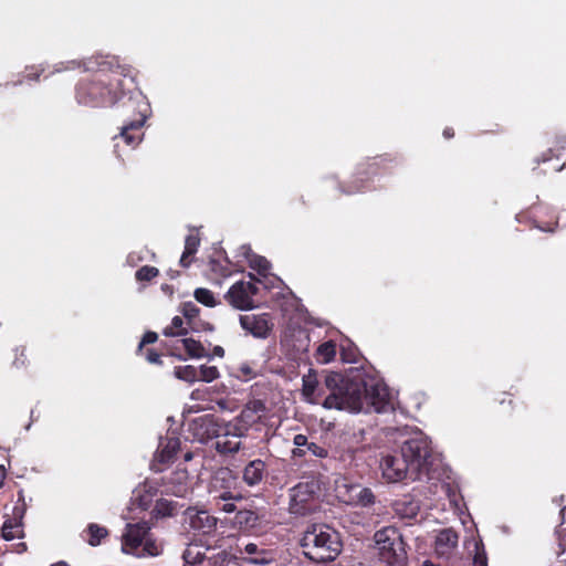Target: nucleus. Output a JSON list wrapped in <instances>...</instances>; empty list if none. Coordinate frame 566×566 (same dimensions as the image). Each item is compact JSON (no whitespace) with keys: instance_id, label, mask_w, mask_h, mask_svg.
<instances>
[{"instance_id":"1","label":"nucleus","mask_w":566,"mask_h":566,"mask_svg":"<svg viewBox=\"0 0 566 566\" xmlns=\"http://www.w3.org/2000/svg\"><path fill=\"white\" fill-rule=\"evenodd\" d=\"M125 97V78L118 72L99 70L75 86V99L90 107H111Z\"/></svg>"},{"instance_id":"2","label":"nucleus","mask_w":566,"mask_h":566,"mask_svg":"<svg viewBox=\"0 0 566 566\" xmlns=\"http://www.w3.org/2000/svg\"><path fill=\"white\" fill-rule=\"evenodd\" d=\"M324 385L328 390L322 401L324 408L353 412L364 409V380L353 379L337 371H329L324 377Z\"/></svg>"},{"instance_id":"3","label":"nucleus","mask_w":566,"mask_h":566,"mask_svg":"<svg viewBox=\"0 0 566 566\" xmlns=\"http://www.w3.org/2000/svg\"><path fill=\"white\" fill-rule=\"evenodd\" d=\"M304 555L315 563H329L342 552L339 533L326 524H313L301 538Z\"/></svg>"},{"instance_id":"4","label":"nucleus","mask_w":566,"mask_h":566,"mask_svg":"<svg viewBox=\"0 0 566 566\" xmlns=\"http://www.w3.org/2000/svg\"><path fill=\"white\" fill-rule=\"evenodd\" d=\"M401 457L408 463L411 480L430 478L436 462V455L431 448V441L427 437H415L405 441L401 447Z\"/></svg>"},{"instance_id":"5","label":"nucleus","mask_w":566,"mask_h":566,"mask_svg":"<svg viewBox=\"0 0 566 566\" xmlns=\"http://www.w3.org/2000/svg\"><path fill=\"white\" fill-rule=\"evenodd\" d=\"M122 116L124 117L120 130V138L130 146L136 147L142 140V128L146 122L149 105L144 97L130 95L120 106Z\"/></svg>"},{"instance_id":"6","label":"nucleus","mask_w":566,"mask_h":566,"mask_svg":"<svg viewBox=\"0 0 566 566\" xmlns=\"http://www.w3.org/2000/svg\"><path fill=\"white\" fill-rule=\"evenodd\" d=\"M374 538L381 562L387 566H407V545L399 528L396 526L382 527L375 533Z\"/></svg>"},{"instance_id":"7","label":"nucleus","mask_w":566,"mask_h":566,"mask_svg":"<svg viewBox=\"0 0 566 566\" xmlns=\"http://www.w3.org/2000/svg\"><path fill=\"white\" fill-rule=\"evenodd\" d=\"M318 507V495L313 482H301L290 491L289 510L294 515L305 516Z\"/></svg>"},{"instance_id":"8","label":"nucleus","mask_w":566,"mask_h":566,"mask_svg":"<svg viewBox=\"0 0 566 566\" xmlns=\"http://www.w3.org/2000/svg\"><path fill=\"white\" fill-rule=\"evenodd\" d=\"M247 433L244 427H239L238 421H223L214 442L219 454L232 455L241 449V438Z\"/></svg>"},{"instance_id":"9","label":"nucleus","mask_w":566,"mask_h":566,"mask_svg":"<svg viewBox=\"0 0 566 566\" xmlns=\"http://www.w3.org/2000/svg\"><path fill=\"white\" fill-rule=\"evenodd\" d=\"M379 468L387 482H400L403 479H410L408 463L405 462L401 454L384 455L380 460Z\"/></svg>"},{"instance_id":"10","label":"nucleus","mask_w":566,"mask_h":566,"mask_svg":"<svg viewBox=\"0 0 566 566\" xmlns=\"http://www.w3.org/2000/svg\"><path fill=\"white\" fill-rule=\"evenodd\" d=\"M163 493L186 497L191 493L192 488L189 481V474L186 469H178L168 476L161 479Z\"/></svg>"},{"instance_id":"11","label":"nucleus","mask_w":566,"mask_h":566,"mask_svg":"<svg viewBox=\"0 0 566 566\" xmlns=\"http://www.w3.org/2000/svg\"><path fill=\"white\" fill-rule=\"evenodd\" d=\"M150 532L148 522L142 521L134 524H127L123 534V552L127 554H136Z\"/></svg>"},{"instance_id":"12","label":"nucleus","mask_w":566,"mask_h":566,"mask_svg":"<svg viewBox=\"0 0 566 566\" xmlns=\"http://www.w3.org/2000/svg\"><path fill=\"white\" fill-rule=\"evenodd\" d=\"M223 421L224 420L214 418L212 415H206L192 421L191 430L199 442L207 443L210 440L217 439Z\"/></svg>"},{"instance_id":"13","label":"nucleus","mask_w":566,"mask_h":566,"mask_svg":"<svg viewBox=\"0 0 566 566\" xmlns=\"http://www.w3.org/2000/svg\"><path fill=\"white\" fill-rule=\"evenodd\" d=\"M240 325L245 332L256 338H266L273 327L269 313L240 315Z\"/></svg>"},{"instance_id":"14","label":"nucleus","mask_w":566,"mask_h":566,"mask_svg":"<svg viewBox=\"0 0 566 566\" xmlns=\"http://www.w3.org/2000/svg\"><path fill=\"white\" fill-rule=\"evenodd\" d=\"M373 407L376 412H384L390 407L388 388L379 382L367 385L365 382L364 406Z\"/></svg>"},{"instance_id":"15","label":"nucleus","mask_w":566,"mask_h":566,"mask_svg":"<svg viewBox=\"0 0 566 566\" xmlns=\"http://www.w3.org/2000/svg\"><path fill=\"white\" fill-rule=\"evenodd\" d=\"M242 499L243 496L237 484L233 490H222L216 494H209V504L216 512L234 513L237 502L242 501Z\"/></svg>"},{"instance_id":"16","label":"nucleus","mask_w":566,"mask_h":566,"mask_svg":"<svg viewBox=\"0 0 566 566\" xmlns=\"http://www.w3.org/2000/svg\"><path fill=\"white\" fill-rule=\"evenodd\" d=\"M186 516L192 530L202 534H210L217 527V517L206 510L187 509Z\"/></svg>"},{"instance_id":"17","label":"nucleus","mask_w":566,"mask_h":566,"mask_svg":"<svg viewBox=\"0 0 566 566\" xmlns=\"http://www.w3.org/2000/svg\"><path fill=\"white\" fill-rule=\"evenodd\" d=\"M265 409V403L262 400L249 401L232 421H238L239 427H244L247 433L250 427L261 419Z\"/></svg>"},{"instance_id":"18","label":"nucleus","mask_w":566,"mask_h":566,"mask_svg":"<svg viewBox=\"0 0 566 566\" xmlns=\"http://www.w3.org/2000/svg\"><path fill=\"white\" fill-rule=\"evenodd\" d=\"M268 474L266 463L255 459L247 463L242 471V480L249 486L259 485Z\"/></svg>"},{"instance_id":"19","label":"nucleus","mask_w":566,"mask_h":566,"mask_svg":"<svg viewBox=\"0 0 566 566\" xmlns=\"http://www.w3.org/2000/svg\"><path fill=\"white\" fill-rule=\"evenodd\" d=\"M238 484L232 471L227 468L219 469L211 478L208 485V493H218L222 490H233Z\"/></svg>"},{"instance_id":"20","label":"nucleus","mask_w":566,"mask_h":566,"mask_svg":"<svg viewBox=\"0 0 566 566\" xmlns=\"http://www.w3.org/2000/svg\"><path fill=\"white\" fill-rule=\"evenodd\" d=\"M23 511L19 507H14L13 516L8 517L2 526L1 536L6 541H12L14 538H22L23 533Z\"/></svg>"},{"instance_id":"21","label":"nucleus","mask_w":566,"mask_h":566,"mask_svg":"<svg viewBox=\"0 0 566 566\" xmlns=\"http://www.w3.org/2000/svg\"><path fill=\"white\" fill-rule=\"evenodd\" d=\"M293 443L296 446V448L293 450L294 457H303L307 452L317 458H326L328 455L326 448L315 442H310L305 434H296L293 439Z\"/></svg>"},{"instance_id":"22","label":"nucleus","mask_w":566,"mask_h":566,"mask_svg":"<svg viewBox=\"0 0 566 566\" xmlns=\"http://www.w3.org/2000/svg\"><path fill=\"white\" fill-rule=\"evenodd\" d=\"M241 553L247 555L243 559L250 564L268 565L274 560L273 551L259 547V545L254 543L247 544Z\"/></svg>"},{"instance_id":"23","label":"nucleus","mask_w":566,"mask_h":566,"mask_svg":"<svg viewBox=\"0 0 566 566\" xmlns=\"http://www.w3.org/2000/svg\"><path fill=\"white\" fill-rule=\"evenodd\" d=\"M302 394L306 399L319 402L322 398L326 397L328 390H326L324 381L321 384L315 375L308 374L303 377Z\"/></svg>"},{"instance_id":"24","label":"nucleus","mask_w":566,"mask_h":566,"mask_svg":"<svg viewBox=\"0 0 566 566\" xmlns=\"http://www.w3.org/2000/svg\"><path fill=\"white\" fill-rule=\"evenodd\" d=\"M243 286V281L234 283L227 292L226 298L235 308L250 310L253 306V301L248 296Z\"/></svg>"},{"instance_id":"25","label":"nucleus","mask_w":566,"mask_h":566,"mask_svg":"<svg viewBox=\"0 0 566 566\" xmlns=\"http://www.w3.org/2000/svg\"><path fill=\"white\" fill-rule=\"evenodd\" d=\"M180 448V440L177 437L166 436L160 438L158 449L156 451V460L159 463H168L174 460Z\"/></svg>"},{"instance_id":"26","label":"nucleus","mask_w":566,"mask_h":566,"mask_svg":"<svg viewBox=\"0 0 566 566\" xmlns=\"http://www.w3.org/2000/svg\"><path fill=\"white\" fill-rule=\"evenodd\" d=\"M158 339V335L156 332H153V331H148L144 334L140 343L138 344V347H137V354L138 355H144L146 360L149 363V364H155V365H161L163 361L160 359L161 355L159 353H157L155 349L153 348H146L145 349V346L146 345H149V344H154L156 343Z\"/></svg>"},{"instance_id":"27","label":"nucleus","mask_w":566,"mask_h":566,"mask_svg":"<svg viewBox=\"0 0 566 566\" xmlns=\"http://www.w3.org/2000/svg\"><path fill=\"white\" fill-rule=\"evenodd\" d=\"M459 535L452 528L441 530L436 537V551L439 554H447L458 545Z\"/></svg>"},{"instance_id":"28","label":"nucleus","mask_w":566,"mask_h":566,"mask_svg":"<svg viewBox=\"0 0 566 566\" xmlns=\"http://www.w3.org/2000/svg\"><path fill=\"white\" fill-rule=\"evenodd\" d=\"M108 535V530L96 523H90L83 531V538L91 546L101 545L102 541L105 539Z\"/></svg>"},{"instance_id":"29","label":"nucleus","mask_w":566,"mask_h":566,"mask_svg":"<svg viewBox=\"0 0 566 566\" xmlns=\"http://www.w3.org/2000/svg\"><path fill=\"white\" fill-rule=\"evenodd\" d=\"M234 525L242 531H250L258 526L259 516L251 510H238L235 511Z\"/></svg>"},{"instance_id":"30","label":"nucleus","mask_w":566,"mask_h":566,"mask_svg":"<svg viewBox=\"0 0 566 566\" xmlns=\"http://www.w3.org/2000/svg\"><path fill=\"white\" fill-rule=\"evenodd\" d=\"M143 548L139 551H136V554H134L137 557H145V556H158L161 554L163 548L160 544L157 543L156 538L153 537V535L149 533L146 538L144 539L142 544Z\"/></svg>"},{"instance_id":"31","label":"nucleus","mask_w":566,"mask_h":566,"mask_svg":"<svg viewBox=\"0 0 566 566\" xmlns=\"http://www.w3.org/2000/svg\"><path fill=\"white\" fill-rule=\"evenodd\" d=\"M188 333L189 328L186 325V319L180 316H175L171 324L163 329L166 337L186 336Z\"/></svg>"},{"instance_id":"32","label":"nucleus","mask_w":566,"mask_h":566,"mask_svg":"<svg viewBox=\"0 0 566 566\" xmlns=\"http://www.w3.org/2000/svg\"><path fill=\"white\" fill-rule=\"evenodd\" d=\"M182 346L191 358H202V357H210L211 355L206 352V348L203 345L193 338H182L181 339Z\"/></svg>"},{"instance_id":"33","label":"nucleus","mask_w":566,"mask_h":566,"mask_svg":"<svg viewBox=\"0 0 566 566\" xmlns=\"http://www.w3.org/2000/svg\"><path fill=\"white\" fill-rule=\"evenodd\" d=\"M336 356V343L333 340H327L322 343L315 353V357L317 361L322 364L331 363Z\"/></svg>"},{"instance_id":"34","label":"nucleus","mask_w":566,"mask_h":566,"mask_svg":"<svg viewBox=\"0 0 566 566\" xmlns=\"http://www.w3.org/2000/svg\"><path fill=\"white\" fill-rule=\"evenodd\" d=\"M347 501L348 504L368 506L375 503V495L370 489L360 486L358 493L350 496Z\"/></svg>"},{"instance_id":"35","label":"nucleus","mask_w":566,"mask_h":566,"mask_svg":"<svg viewBox=\"0 0 566 566\" xmlns=\"http://www.w3.org/2000/svg\"><path fill=\"white\" fill-rule=\"evenodd\" d=\"M174 375L187 382H195L198 380V370L195 366L186 365V366H177L174 369Z\"/></svg>"},{"instance_id":"36","label":"nucleus","mask_w":566,"mask_h":566,"mask_svg":"<svg viewBox=\"0 0 566 566\" xmlns=\"http://www.w3.org/2000/svg\"><path fill=\"white\" fill-rule=\"evenodd\" d=\"M249 265L251 269L263 276H265L271 269V263L266 260V258L258 254H252L249 258Z\"/></svg>"},{"instance_id":"37","label":"nucleus","mask_w":566,"mask_h":566,"mask_svg":"<svg viewBox=\"0 0 566 566\" xmlns=\"http://www.w3.org/2000/svg\"><path fill=\"white\" fill-rule=\"evenodd\" d=\"M340 481H343L340 484L337 485V492L339 499L348 504V499L356 493H358V490L360 489V485L349 484L347 483L348 479L343 478Z\"/></svg>"},{"instance_id":"38","label":"nucleus","mask_w":566,"mask_h":566,"mask_svg":"<svg viewBox=\"0 0 566 566\" xmlns=\"http://www.w3.org/2000/svg\"><path fill=\"white\" fill-rule=\"evenodd\" d=\"M230 265H231V262L228 260V258H226L224 263H222L216 259H211L209 261V266H210L211 272H213L214 274L222 276V277H228L232 274V271L230 270Z\"/></svg>"},{"instance_id":"39","label":"nucleus","mask_w":566,"mask_h":566,"mask_svg":"<svg viewBox=\"0 0 566 566\" xmlns=\"http://www.w3.org/2000/svg\"><path fill=\"white\" fill-rule=\"evenodd\" d=\"M193 295H195V298L199 303H201L208 307H214L217 305L213 293L208 289H205V287L196 289Z\"/></svg>"},{"instance_id":"40","label":"nucleus","mask_w":566,"mask_h":566,"mask_svg":"<svg viewBox=\"0 0 566 566\" xmlns=\"http://www.w3.org/2000/svg\"><path fill=\"white\" fill-rule=\"evenodd\" d=\"M159 275V270L151 265H144L135 273V279L138 282H149Z\"/></svg>"},{"instance_id":"41","label":"nucleus","mask_w":566,"mask_h":566,"mask_svg":"<svg viewBox=\"0 0 566 566\" xmlns=\"http://www.w3.org/2000/svg\"><path fill=\"white\" fill-rule=\"evenodd\" d=\"M199 374L200 375L198 376V379L206 381V382H211V381L216 380L217 378H219V376H220L219 370L216 366H207V365L200 366Z\"/></svg>"},{"instance_id":"42","label":"nucleus","mask_w":566,"mask_h":566,"mask_svg":"<svg viewBox=\"0 0 566 566\" xmlns=\"http://www.w3.org/2000/svg\"><path fill=\"white\" fill-rule=\"evenodd\" d=\"M180 311L186 319V324L199 316L200 308L192 302L181 304Z\"/></svg>"},{"instance_id":"43","label":"nucleus","mask_w":566,"mask_h":566,"mask_svg":"<svg viewBox=\"0 0 566 566\" xmlns=\"http://www.w3.org/2000/svg\"><path fill=\"white\" fill-rule=\"evenodd\" d=\"M186 325L188 326L189 332H212L214 329L212 324L201 319L199 316L196 317V319L188 322Z\"/></svg>"},{"instance_id":"44","label":"nucleus","mask_w":566,"mask_h":566,"mask_svg":"<svg viewBox=\"0 0 566 566\" xmlns=\"http://www.w3.org/2000/svg\"><path fill=\"white\" fill-rule=\"evenodd\" d=\"M475 554L473 557V566H488V556L482 541L475 542Z\"/></svg>"},{"instance_id":"45","label":"nucleus","mask_w":566,"mask_h":566,"mask_svg":"<svg viewBox=\"0 0 566 566\" xmlns=\"http://www.w3.org/2000/svg\"><path fill=\"white\" fill-rule=\"evenodd\" d=\"M339 354L342 360L345 363H356L357 360V349L352 343L342 345Z\"/></svg>"},{"instance_id":"46","label":"nucleus","mask_w":566,"mask_h":566,"mask_svg":"<svg viewBox=\"0 0 566 566\" xmlns=\"http://www.w3.org/2000/svg\"><path fill=\"white\" fill-rule=\"evenodd\" d=\"M200 245V238L198 234H189L185 240V251L187 254H196Z\"/></svg>"},{"instance_id":"47","label":"nucleus","mask_w":566,"mask_h":566,"mask_svg":"<svg viewBox=\"0 0 566 566\" xmlns=\"http://www.w3.org/2000/svg\"><path fill=\"white\" fill-rule=\"evenodd\" d=\"M157 512L164 516H171L175 511V505L168 501H159L157 503Z\"/></svg>"},{"instance_id":"48","label":"nucleus","mask_w":566,"mask_h":566,"mask_svg":"<svg viewBox=\"0 0 566 566\" xmlns=\"http://www.w3.org/2000/svg\"><path fill=\"white\" fill-rule=\"evenodd\" d=\"M386 159L382 157L374 158L371 163L367 164V168L364 171H360V175L367 176L368 174H377L379 166L381 163H384Z\"/></svg>"},{"instance_id":"49","label":"nucleus","mask_w":566,"mask_h":566,"mask_svg":"<svg viewBox=\"0 0 566 566\" xmlns=\"http://www.w3.org/2000/svg\"><path fill=\"white\" fill-rule=\"evenodd\" d=\"M239 371L242 374V376L245 378V380L252 379L256 376V373L248 364L241 365L239 368Z\"/></svg>"},{"instance_id":"50","label":"nucleus","mask_w":566,"mask_h":566,"mask_svg":"<svg viewBox=\"0 0 566 566\" xmlns=\"http://www.w3.org/2000/svg\"><path fill=\"white\" fill-rule=\"evenodd\" d=\"M42 72H43V70H39L33 66L30 70H28V72L25 74V78L29 81H39Z\"/></svg>"},{"instance_id":"51","label":"nucleus","mask_w":566,"mask_h":566,"mask_svg":"<svg viewBox=\"0 0 566 566\" xmlns=\"http://www.w3.org/2000/svg\"><path fill=\"white\" fill-rule=\"evenodd\" d=\"M509 396H512V394L510 392H502L500 395V397L495 398V400L500 403V405H504L505 402H507L509 406H511L512 410L515 409V403L514 401L510 398V399H506V397Z\"/></svg>"},{"instance_id":"52","label":"nucleus","mask_w":566,"mask_h":566,"mask_svg":"<svg viewBox=\"0 0 566 566\" xmlns=\"http://www.w3.org/2000/svg\"><path fill=\"white\" fill-rule=\"evenodd\" d=\"M243 289H245V292L248 294L249 297L252 298L253 295H256L258 292H259V289L255 284L251 283V282H244L243 281Z\"/></svg>"},{"instance_id":"53","label":"nucleus","mask_w":566,"mask_h":566,"mask_svg":"<svg viewBox=\"0 0 566 566\" xmlns=\"http://www.w3.org/2000/svg\"><path fill=\"white\" fill-rule=\"evenodd\" d=\"M555 151L553 149H547L545 153L541 155L539 158L536 159L537 164L549 161L553 157H555Z\"/></svg>"},{"instance_id":"54","label":"nucleus","mask_w":566,"mask_h":566,"mask_svg":"<svg viewBox=\"0 0 566 566\" xmlns=\"http://www.w3.org/2000/svg\"><path fill=\"white\" fill-rule=\"evenodd\" d=\"M192 256H193V254H187V251L184 250V253L179 261L180 265L182 268H188L192 262V259H191Z\"/></svg>"},{"instance_id":"55","label":"nucleus","mask_w":566,"mask_h":566,"mask_svg":"<svg viewBox=\"0 0 566 566\" xmlns=\"http://www.w3.org/2000/svg\"><path fill=\"white\" fill-rule=\"evenodd\" d=\"M363 189H364V186L350 185V186H348L347 189H343L342 191L346 195H352L355 192L363 191Z\"/></svg>"},{"instance_id":"56","label":"nucleus","mask_w":566,"mask_h":566,"mask_svg":"<svg viewBox=\"0 0 566 566\" xmlns=\"http://www.w3.org/2000/svg\"><path fill=\"white\" fill-rule=\"evenodd\" d=\"M142 260H143V256H140L139 254H137L135 252L129 253L128 258H127L128 263H130L132 265H135L137 262H139Z\"/></svg>"},{"instance_id":"57","label":"nucleus","mask_w":566,"mask_h":566,"mask_svg":"<svg viewBox=\"0 0 566 566\" xmlns=\"http://www.w3.org/2000/svg\"><path fill=\"white\" fill-rule=\"evenodd\" d=\"M212 356L222 358L224 356V349L223 347L217 345L212 349Z\"/></svg>"},{"instance_id":"58","label":"nucleus","mask_w":566,"mask_h":566,"mask_svg":"<svg viewBox=\"0 0 566 566\" xmlns=\"http://www.w3.org/2000/svg\"><path fill=\"white\" fill-rule=\"evenodd\" d=\"M7 478V470L4 465H0V489L4 485V481Z\"/></svg>"},{"instance_id":"59","label":"nucleus","mask_w":566,"mask_h":566,"mask_svg":"<svg viewBox=\"0 0 566 566\" xmlns=\"http://www.w3.org/2000/svg\"><path fill=\"white\" fill-rule=\"evenodd\" d=\"M453 136H454V130H453V128H451V127H446V128L443 129V137H444V138L450 139V138H452Z\"/></svg>"},{"instance_id":"60","label":"nucleus","mask_w":566,"mask_h":566,"mask_svg":"<svg viewBox=\"0 0 566 566\" xmlns=\"http://www.w3.org/2000/svg\"><path fill=\"white\" fill-rule=\"evenodd\" d=\"M189 556H190V551H186L185 554H184V558L187 563H192V564H196V563H201L202 560V557H196L195 560L190 562L189 560Z\"/></svg>"},{"instance_id":"61","label":"nucleus","mask_w":566,"mask_h":566,"mask_svg":"<svg viewBox=\"0 0 566 566\" xmlns=\"http://www.w3.org/2000/svg\"><path fill=\"white\" fill-rule=\"evenodd\" d=\"M418 506L410 504V513L407 516H415L417 514Z\"/></svg>"},{"instance_id":"62","label":"nucleus","mask_w":566,"mask_h":566,"mask_svg":"<svg viewBox=\"0 0 566 566\" xmlns=\"http://www.w3.org/2000/svg\"><path fill=\"white\" fill-rule=\"evenodd\" d=\"M541 230L543 231H553V227L552 226H547V227H543V226H537Z\"/></svg>"},{"instance_id":"63","label":"nucleus","mask_w":566,"mask_h":566,"mask_svg":"<svg viewBox=\"0 0 566 566\" xmlns=\"http://www.w3.org/2000/svg\"><path fill=\"white\" fill-rule=\"evenodd\" d=\"M51 566H70V565L66 562L61 560L55 564H52Z\"/></svg>"},{"instance_id":"64","label":"nucleus","mask_w":566,"mask_h":566,"mask_svg":"<svg viewBox=\"0 0 566 566\" xmlns=\"http://www.w3.org/2000/svg\"><path fill=\"white\" fill-rule=\"evenodd\" d=\"M565 164H563L562 166L557 167L556 170H562L564 168Z\"/></svg>"}]
</instances>
